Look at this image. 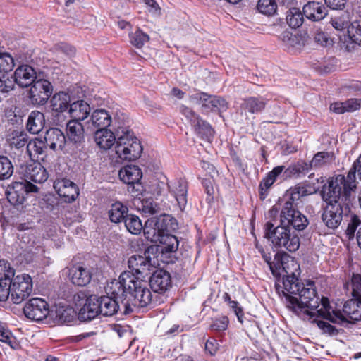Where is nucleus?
<instances>
[{"label": "nucleus", "mask_w": 361, "mask_h": 361, "mask_svg": "<svg viewBox=\"0 0 361 361\" xmlns=\"http://www.w3.org/2000/svg\"><path fill=\"white\" fill-rule=\"evenodd\" d=\"M282 293L286 298L287 307L302 319L311 320L317 317L336 322L331 317V307L328 298L323 297L319 299L312 281L305 285L294 274L288 276L283 279Z\"/></svg>", "instance_id": "f257e3e1"}, {"label": "nucleus", "mask_w": 361, "mask_h": 361, "mask_svg": "<svg viewBox=\"0 0 361 361\" xmlns=\"http://www.w3.org/2000/svg\"><path fill=\"white\" fill-rule=\"evenodd\" d=\"M128 264L130 271L123 272L118 280L109 283L107 291L120 297L128 293L135 307H145L151 304L152 293L142 278L147 276L154 266L150 258L142 255L131 256Z\"/></svg>", "instance_id": "f03ea898"}, {"label": "nucleus", "mask_w": 361, "mask_h": 361, "mask_svg": "<svg viewBox=\"0 0 361 361\" xmlns=\"http://www.w3.org/2000/svg\"><path fill=\"white\" fill-rule=\"evenodd\" d=\"M344 182L343 177H332L322 190V198L326 204L324 207L322 219L329 228L338 227L343 215L350 211L348 204L350 195L345 194Z\"/></svg>", "instance_id": "7ed1b4c3"}, {"label": "nucleus", "mask_w": 361, "mask_h": 361, "mask_svg": "<svg viewBox=\"0 0 361 361\" xmlns=\"http://www.w3.org/2000/svg\"><path fill=\"white\" fill-rule=\"evenodd\" d=\"M20 173L24 176L25 181L13 183L11 190L8 192V199L10 202L12 200H14L16 195L15 202L21 203L25 198V195L38 191V187L31 181L42 183L48 178L45 169L39 162L32 161L30 164H21Z\"/></svg>", "instance_id": "20e7f679"}, {"label": "nucleus", "mask_w": 361, "mask_h": 361, "mask_svg": "<svg viewBox=\"0 0 361 361\" xmlns=\"http://www.w3.org/2000/svg\"><path fill=\"white\" fill-rule=\"evenodd\" d=\"M116 134L117 140L115 149L118 158L133 161L140 157L142 151L140 142L128 126H118Z\"/></svg>", "instance_id": "39448f33"}, {"label": "nucleus", "mask_w": 361, "mask_h": 361, "mask_svg": "<svg viewBox=\"0 0 361 361\" xmlns=\"http://www.w3.org/2000/svg\"><path fill=\"white\" fill-rule=\"evenodd\" d=\"M266 226V235L273 245L289 252H295L300 247V238L295 229L289 226L279 225L272 230L273 224L268 222Z\"/></svg>", "instance_id": "423d86ee"}, {"label": "nucleus", "mask_w": 361, "mask_h": 361, "mask_svg": "<svg viewBox=\"0 0 361 361\" xmlns=\"http://www.w3.org/2000/svg\"><path fill=\"white\" fill-rule=\"evenodd\" d=\"M178 228L176 220L170 215H161L148 219L144 225V235L152 243H157L161 235L170 233Z\"/></svg>", "instance_id": "0eeeda50"}, {"label": "nucleus", "mask_w": 361, "mask_h": 361, "mask_svg": "<svg viewBox=\"0 0 361 361\" xmlns=\"http://www.w3.org/2000/svg\"><path fill=\"white\" fill-rule=\"evenodd\" d=\"M108 286L106 288V293L108 295H104L100 299V314L104 317H111L117 313L119 310V302L124 307V313L128 314L133 311L132 306L135 307L131 301L132 297L128 293L118 296L112 295L107 291Z\"/></svg>", "instance_id": "6e6552de"}, {"label": "nucleus", "mask_w": 361, "mask_h": 361, "mask_svg": "<svg viewBox=\"0 0 361 361\" xmlns=\"http://www.w3.org/2000/svg\"><path fill=\"white\" fill-rule=\"evenodd\" d=\"M8 297L15 304H20L27 299L32 291V281L26 274L18 275L7 288Z\"/></svg>", "instance_id": "1a4fd4ad"}, {"label": "nucleus", "mask_w": 361, "mask_h": 361, "mask_svg": "<svg viewBox=\"0 0 361 361\" xmlns=\"http://www.w3.org/2000/svg\"><path fill=\"white\" fill-rule=\"evenodd\" d=\"M279 225L302 231L308 225V220L297 207H293L289 202H285L281 211Z\"/></svg>", "instance_id": "9d476101"}, {"label": "nucleus", "mask_w": 361, "mask_h": 361, "mask_svg": "<svg viewBox=\"0 0 361 361\" xmlns=\"http://www.w3.org/2000/svg\"><path fill=\"white\" fill-rule=\"evenodd\" d=\"M29 98L35 105H44L52 94V85L45 79H37L30 85Z\"/></svg>", "instance_id": "9b49d317"}, {"label": "nucleus", "mask_w": 361, "mask_h": 361, "mask_svg": "<svg viewBox=\"0 0 361 361\" xmlns=\"http://www.w3.org/2000/svg\"><path fill=\"white\" fill-rule=\"evenodd\" d=\"M331 317L336 319L337 323L341 321H361V297L350 299L343 305V312L333 311Z\"/></svg>", "instance_id": "f8f14e48"}, {"label": "nucleus", "mask_w": 361, "mask_h": 361, "mask_svg": "<svg viewBox=\"0 0 361 361\" xmlns=\"http://www.w3.org/2000/svg\"><path fill=\"white\" fill-rule=\"evenodd\" d=\"M23 312L32 320L41 321L48 316L49 310L48 304L44 300L35 298L25 305Z\"/></svg>", "instance_id": "ddd939ff"}, {"label": "nucleus", "mask_w": 361, "mask_h": 361, "mask_svg": "<svg viewBox=\"0 0 361 361\" xmlns=\"http://www.w3.org/2000/svg\"><path fill=\"white\" fill-rule=\"evenodd\" d=\"M54 188L59 196L66 202L74 201L79 195L77 185L69 179L58 178L54 183Z\"/></svg>", "instance_id": "4468645a"}, {"label": "nucleus", "mask_w": 361, "mask_h": 361, "mask_svg": "<svg viewBox=\"0 0 361 361\" xmlns=\"http://www.w3.org/2000/svg\"><path fill=\"white\" fill-rule=\"evenodd\" d=\"M15 271L9 262L0 260V301H6L8 298L7 288L12 283Z\"/></svg>", "instance_id": "2eb2a0df"}, {"label": "nucleus", "mask_w": 361, "mask_h": 361, "mask_svg": "<svg viewBox=\"0 0 361 361\" xmlns=\"http://www.w3.org/2000/svg\"><path fill=\"white\" fill-rule=\"evenodd\" d=\"M100 314V299L97 295H90L79 309L78 318L83 322L90 321Z\"/></svg>", "instance_id": "dca6fc26"}, {"label": "nucleus", "mask_w": 361, "mask_h": 361, "mask_svg": "<svg viewBox=\"0 0 361 361\" xmlns=\"http://www.w3.org/2000/svg\"><path fill=\"white\" fill-rule=\"evenodd\" d=\"M12 75L15 84L23 88L29 87L37 79L36 71L28 65L18 67Z\"/></svg>", "instance_id": "f3484780"}, {"label": "nucleus", "mask_w": 361, "mask_h": 361, "mask_svg": "<svg viewBox=\"0 0 361 361\" xmlns=\"http://www.w3.org/2000/svg\"><path fill=\"white\" fill-rule=\"evenodd\" d=\"M171 284L169 273L163 269L155 271L149 279V285L155 293H164Z\"/></svg>", "instance_id": "a211bd4d"}, {"label": "nucleus", "mask_w": 361, "mask_h": 361, "mask_svg": "<svg viewBox=\"0 0 361 361\" xmlns=\"http://www.w3.org/2000/svg\"><path fill=\"white\" fill-rule=\"evenodd\" d=\"M111 121V116L106 110L103 109H97L92 112L87 128L90 129V131H94L97 128V130L106 129Z\"/></svg>", "instance_id": "6ab92c4d"}, {"label": "nucleus", "mask_w": 361, "mask_h": 361, "mask_svg": "<svg viewBox=\"0 0 361 361\" xmlns=\"http://www.w3.org/2000/svg\"><path fill=\"white\" fill-rule=\"evenodd\" d=\"M304 16L312 21H319L328 14V10L324 4L318 1H310L302 8Z\"/></svg>", "instance_id": "aec40b11"}, {"label": "nucleus", "mask_w": 361, "mask_h": 361, "mask_svg": "<svg viewBox=\"0 0 361 361\" xmlns=\"http://www.w3.org/2000/svg\"><path fill=\"white\" fill-rule=\"evenodd\" d=\"M169 192L176 198L181 211L187 205L188 185L185 180L178 179L169 185Z\"/></svg>", "instance_id": "412c9836"}, {"label": "nucleus", "mask_w": 361, "mask_h": 361, "mask_svg": "<svg viewBox=\"0 0 361 361\" xmlns=\"http://www.w3.org/2000/svg\"><path fill=\"white\" fill-rule=\"evenodd\" d=\"M357 173L361 180V155L357 159L353 165V168L349 171L347 176L343 175H338L337 176L343 177L344 179V192L346 195H351V192L356 188L355 173Z\"/></svg>", "instance_id": "4be33fe9"}, {"label": "nucleus", "mask_w": 361, "mask_h": 361, "mask_svg": "<svg viewBox=\"0 0 361 361\" xmlns=\"http://www.w3.org/2000/svg\"><path fill=\"white\" fill-rule=\"evenodd\" d=\"M44 140L47 146L53 150L63 149L66 142V138L63 133L56 128L47 130Z\"/></svg>", "instance_id": "5701e85b"}, {"label": "nucleus", "mask_w": 361, "mask_h": 361, "mask_svg": "<svg viewBox=\"0 0 361 361\" xmlns=\"http://www.w3.org/2000/svg\"><path fill=\"white\" fill-rule=\"evenodd\" d=\"M288 256L280 257L276 255L274 261L269 264V268L275 277L283 276V279L290 276L288 266ZM290 276H292L293 273L290 271Z\"/></svg>", "instance_id": "b1692460"}, {"label": "nucleus", "mask_w": 361, "mask_h": 361, "mask_svg": "<svg viewBox=\"0 0 361 361\" xmlns=\"http://www.w3.org/2000/svg\"><path fill=\"white\" fill-rule=\"evenodd\" d=\"M85 130L80 121L71 120L66 124V135L68 140L74 144L84 142Z\"/></svg>", "instance_id": "393cba45"}, {"label": "nucleus", "mask_w": 361, "mask_h": 361, "mask_svg": "<svg viewBox=\"0 0 361 361\" xmlns=\"http://www.w3.org/2000/svg\"><path fill=\"white\" fill-rule=\"evenodd\" d=\"M267 104V100L261 97H250L243 99L240 105L242 111L250 114L262 112Z\"/></svg>", "instance_id": "a878e982"}, {"label": "nucleus", "mask_w": 361, "mask_h": 361, "mask_svg": "<svg viewBox=\"0 0 361 361\" xmlns=\"http://www.w3.org/2000/svg\"><path fill=\"white\" fill-rule=\"evenodd\" d=\"M119 177L126 184H134L141 179L142 171L137 166L127 165L119 171Z\"/></svg>", "instance_id": "bb28decb"}, {"label": "nucleus", "mask_w": 361, "mask_h": 361, "mask_svg": "<svg viewBox=\"0 0 361 361\" xmlns=\"http://www.w3.org/2000/svg\"><path fill=\"white\" fill-rule=\"evenodd\" d=\"M69 276L72 283L79 286H86L91 280L90 270L81 266L73 267L70 270Z\"/></svg>", "instance_id": "cd10ccee"}, {"label": "nucleus", "mask_w": 361, "mask_h": 361, "mask_svg": "<svg viewBox=\"0 0 361 361\" xmlns=\"http://www.w3.org/2000/svg\"><path fill=\"white\" fill-rule=\"evenodd\" d=\"M284 169L283 166H279L271 171L265 178L262 179L259 184V196L261 200H264L268 195L269 188L276 181L277 176L282 173Z\"/></svg>", "instance_id": "c85d7f7f"}, {"label": "nucleus", "mask_w": 361, "mask_h": 361, "mask_svg": "<svg viewBox=\"0 0 361 361\" xmlns=\"http://www.w3.org/2000/svg\"><path fill=\"white\" fill-rule=\"evenodd\" d=\"M90 112V105L83 100H78L70 104L69 114L72 120L83 121Z\"/></svg>", "instance_id": "c756f323"}, {"label": "nucleus", "mask_w": 361, "mask_h": 361, "mask_svg": "<svg viewBox=\"0 0 361 361\" xmlns=\"http://www.w3.org/2000/svg\"><path fill=\"white\" fill-rule=\"evenodd\" d=\"M116 139L114 134L107 129H99L94 133V140L101 149L111 148L116 142Z\"/></svg>", "instance_id": "7c9ffc66"}, {"label": "nucleus", "mask_w": 361, "mask_h": 361, "mask_svg": "<svg viewBox=\"0 0 361 361\" xmlns=\"http://www.w3.org/2000/svg\"><path fill=\"white\" fill-rule=\"evenodd\" d=\"M159 248L162 253H172L178 250L179 242L177 238L171 233L157 236Z\"/></svg>", "instance_id": "2f4dec72"}, {"label": "nucleus", "mask_w": 361, "mask_h": 361, "mask_svg": "<svg viewBox=\"0 0 361 361\" xmlns=\"http://www.w3.org/2000/svg\"><path fill=\"white\" fill-rule=\"evenodd\" d=\"M128 212L127 206L121 202H116L111 205L108 214L111 222L118 224L125 220L128 215Z\"/></svg>", "instance_id": "473e14b6"}, {"label": "nucleus", "mask_w": 361, "mask_h": 361, "mask_svg": "<svg viewBox=\"0 0 361 361\" xmlns=\"http://www.w3.org/2000/svg\"><path fill=\"white\" fill-rule=\"evenodd\" d=\"M290 0H259L257 10L259 13L271 16L276 13L279 5L285 6Z\"/></svg>", "instance_id": "72a5a7b5"}, {"label": "nucleus", "mask_w": 361, "mask_h": 361, "mask_svg": "<svg viewBox=\"0 0 361 361\" xmlns=\"http://www.w3.org/2000/svg\"><path fill=\"white\" fill-rule=\"evenodd\" d=\"M45 123L44 114L38 111H33L28 116L27 122V129L32 134H37L39 133Z\"/></svg>", "instance_id": "f704fd0d"}, {"label": "nucleus", "mask_w": 361, "mask_h": 361, "mask_svg": "<svg viewBox=\"0 0 361 361\" xmlns=\"http://www.w3.org/2000/svg\"><path fill=\"white\" fill-rule=\"evenodd\" d=\"M70 96L63 92H60L55 94L51 99V106L55 111L63 112L66 110L70 103Z\"/></svg>", "instance_id": "c9c22d12"}, {"label": "nucleus", "mask_w": 361, "mask_h": 361, "mask_svg": "<svg viewBox=\"0 0 361 361\" xmlns=\"http://www.w3.org/2000/svg\"><path fill=\"white\" fill-rule=\"evenodd\" d=\"M335 160V156L333 152H319L313 157L310 161L312 169L320 168L331 164Z\"/></svg>", "instance_id": "e433bc0d"}, {"label": "nucleus", "mask_w": 361, "mask_h": 361, "mask_svg": "<svg viewBox=\"0 0 361 361\" xmlns=\"http://www.w3.org/2000/svg\"><path fill=\"white\" fill-rule=\"evenodd\" d=\"M214 96L207 94L204 92H197L190 97L191 102L201 105L205 110H213V99Z\"/></svg>", "instance_id": "4c0bfd02"}, {"label": "nucleus", "mask_w": 361, "mask_h": 361, "mask_svg": "<svg viewBox=\"0 0 361 361\" xmlns=\"http://www.w3.org/2000/svg\"><path fill=\"white\" fill-rule=\"evenodd\" d=\"M29 137L26 133L23 131L13 130L9 134L8 142L12 147L20 149L24 146H27Z\"/></svg>", "instance_id": "58836bf2"}, {"label": "nucleus", "mask_w": 361, "mask_h": 361, "mask_svg": "<svg viewBox=\"0 0 361 361\" xmlns=\"http://www.w3.org/2000/svg\"><path fill=\"white\" fill-rule=\"evenodd\" d=\"M123 221L127 231L131 234L137 235L144 231V226L137 216L128 214Z\"/></svg>", "instance_id": "ea45409f"}, {"label": "nucleus", "mask_w": 361, "mask_h": 361, "mask_svg": "<svg viewBox=\"0 0 361 361\" xmlns=\"http://www.w3.org/2000/svg\"><path fill=\"white\" fill-rule=\"evenodd\" d=\"M303 12L297 8H290L287 13L286 20L288 25L293 28H297L303 23Z\"/></svg>", "instance_id": "a19ab883"}, {"label": "nucleus", "mask_w": 361, "mask_h": 361, "mask_svg": "<svg viewBox=\"0 0 361 361\" xmlns=\"http://www.w3.org/2000/svg\"><path fill=\"white\" fill-rule=\"evenodd\" d=\"M307 195V190L304 187L296 186L290 188L286 193L285 202L290 203L293 207H297L298 202L302 197Z\"/></svg>", "instance_id": "79ce46f5"}, {"label": "nucleus", "mask_w": 361, "mask_h": 361, "mask_svg": "<svg viewBox=\"0 0 361 361\" xmlns=\"http://www.w3.org/2000/svg\"><path fill=\"white\" fill-rule=\"evenodd\" d=\"M279 39L288 49L299 48L301 46L300 37L288 30L283 31L279 35Z\"/></svg>", "instance_id": "37998d69"}, {"label": "nucleus", "mask_w": 361, "mask_h": 361, "mask_svg": "<svg viewBox=\"0 0 361 361\" xmlns=\"http://www.w3.org/2000/svg\"><path fill=\"white\" fill-rule=\"evenodd\" d=\"M192 126H193L195 132L200 136L205 137L206 138L213 136L214 132L211 126L200 118H199Z\"/></svg>", "instance_id": "c03bdc74"}, {"label": "nucleus", "mask_w": 361, "mask_h": 361, "mask_svg": "<svg viewBox=\"0 0 361 361\" xmlns=\"http://www.w3.org/2000/svg\"><path fill=\"white\" fill-rule=\"evenodd\" d=\"M44 143L43 141L35 139L30 140L27 145V152L31 159L37 157L44 152Z\"/></svg>", "instance_id": "a18cd8bd"}, {"label": "nucleus", "mask_w": 361, "mask_h": 361, "mask_svg": "<svg viewBox=\"0 0 361 361\" xmlns=\"http://www.w3.org/2000/svg\"><path fill=\"white\" fill-rule=\"evenodd\" d=\"M13 173V166L11 161L5 156H0V179L9 178Z\"/></svg>", "instance_id": "49530a36"}, {"label": "nucleus", "mask_w": 361, "mask_h": 361, "mask_svg": "<svg viewBox=\"0 0 361 361\" xmlns=\"http://www.w3.org/2000/svg\"><path fill=\"white\" fill-rule=\"evenodd\" d=\"M15 87L13 76L10 73H0V92L8 93Z\"/></svg>", "instance_id": "de8ad7c7"}, {"label": "nucleus", "mask_w": 361, "mask_h": 361, "mask_svg": "<svg viewBox=\"0 0 361 361\" xmlns=\"http://www.w3.org/2000/svg\"><path fill=\"white\" fill-rule=\"evenodd\" d=\"M348 34L350 39L355 43L361 44V21L353 22L348 27Z\"/></svg>", "instance_id": "09e8293b"}, {"label": "nucleus", "mask_w": 361, "mask_h": 361, "mask_svg": "<svg viewBox=\"0 0 361 361\" xmlns=\"http://www.w3.org/2000/svg\"><path fill=\"white\" fill-rule=\"evenodd\" d=\"M311 169L312 168L311 166L310 162H298L297 164L288 167L287 172L290 175L300 177L301 175L305 174Z\"/></svg>", "instance_id": "8fccbe9b"}, {"label": "nucleus", "mask_w": 361, "mask_h": 361, "mask_svg": "<svg viewBox=\"0 0 361 361\" xmlns=\"http://www.w3.org/2000/svg\"><path fill=\"white\" fill-rule=\"evenodd\" d=\"M14 66L12 56L7 53L0 54V73H9Z\"/></svg>", "instance_id": "3c124183"}, {"label": "nucleus", "mask_w": 361, "mask_h": 361, "mask_svg": "<svg viewBox=\"0 0 361 361\" xmlns=\"http://www.w3.org/2000/svg\"><path fill=\"white\" fill-rule=\"evenodd\" d=\"M149 39V36L140 30H137L135 32L130 35L131 44L137 48L142 47Z\"/></svg>", "instance_id": "603ef678"}, {"label": "nucleus", "mask_w": 361, "mask_h": 361, "mask_svg": "<svg viewBox=\"0 0 361 361\" xmlns=\"http://www.w3.org/2000/svg\"><path fill=\"white\" fill-rule=\"evenodd\" d=\"M331 23L332 26L337 30H343L348 28V16L345 13L341 16L334 17L331 18Z\"/></svg>", "instance_id": "864d4df0"}, {"label": "nucleus", "mask_w": 361, "mask_h": 361, "mask_svg": "<svg viewBox=\"0 0 361 361\" xmlns=\"http://www.w3.org/2000/svg\"><path fill=\"white\" fill-rule=\"evenodd\" d=\"M13 336L11 332L7 329L5 324L0 322V341L12 346Z\"/></svg>", "instance_id": "5fc2aeb1"}, {"label": "nucleus", "mask_w": 361, "mask_h": 361, "mask_svg": "<svg viewBox=\"0 0 361 361\" xmlns=\"http://www.w3.org/2000/svg\"><path fill=\"white\" fill-rule=\"evenodd\" d=\"M157 204L152 200H143L142 202V210L145 214L152 215L158 211Z\"/></svg>", "instance_id": "6e6d98bb"}, {"label": "nucleus", "mask_w": 361, "mask_h": 361, "mask_svg": "<svg viewBox=\"0 0 361 361\" xmlns=\"http://www.w3.org/2000/svg\"><path fill=\"white\" fill-rule=\"evenodd\" d=\"M316 318L317 317H313L312 319V322H317L318 327L322 329L324 333H326L330 335H334L337 333V330L331 324L324 321L317 320Z\"/></svg>", "instance_id": "4d7b16f0"}, {"label": "nucleus", "mask_w": 361, "mask_h": 361, "mask_svg": "<svg viewBox=\"0 0 361 361\" xmlns=\"http://www.w3.org/2000/svg\"><path fill=\"white\" fill-rule=\"evenodd\" d=\"M361 224V221L358 216L357 215H352L350 217V222L348 223L347 229H346V234L350 238L354 236L355 232Z\"/></svg>", "instance_id": "13d9d810"}, {"label": "nucleus", "mask_w": 361, "mask_h": 361, "mask_svg": "<svg viewBox=\"0 0 361 361\" xmlns=\"http://www.w3.org/2000/svg\"><path fill=\"white\" fill-rule=\"evenodd\" d=\"M180 111L190 121L191 125L200 118L191 109L183 105L180 107Z\"/></svg>", "instance_id": "bf43d9fd"}, {"label": "nucleus", "mask_w": 361, "mask_h": 361, "mask_svg": "<svg viewBox=\"0 0 361 361\" xmlns=\"http://www.w3.org/2000/svg\"><path fill=\"white\" fill-rule=\"evenodd\" d=\"M228 319L226 317H221L216 319L211 324L210 327L214 331H224L227 329Z\"/></svg>", "instance_id": "052dcab7"}, {"label": "nucleus", "mask_w": 361, "mask_h": 361, "mask_svg": "<svg viewBox=\"0 0 361 361\" xmlns=\"http://www.w3.org/2000/svg\"><path fill=\"white\" fill-rule=\"evenodd\" d=\"M213 99V110L219 111H225L228 109L227 102L220 97L214 96Z\"/></svg>", "instance_id": "680f3d73"}, {"label": "nucleus", "mask_w": 361, "mask_h": 361, "mask_svg": "<svg viewBox=\"0 0 361 361\" xmlns=\"http://www.w3.org/2000/svg\"><path fill=\"white\" fill-rule=\"evenodd\" d=\"M346 111H354L361 107V99L353 98L344 102Z\"/></svg>", "instance_id": "e2e57ef3"}, {"label": "nucleus", "mask_w": 361, "mask_h": 361, "mask_svg": "<svg viewBox=\"0 0 361 361\" xmlns=\"http://www.w3.org/2000/svg\"><path fill=\"white\" fill-rule=\"evenodd\" d=\"M314 39L315 42L321 46H326L331 41L327 35L321 30H317L315 32Z\"/></svg>", "instance_id": "0e129e2a"}, {"label": "nucleus", "mask_w": 361, "mask_h": 361, "mask_svg": "<svg viewBox=\"0 0 361 361\" xmlns=\"http://www.w3.org/2000/svg\"><path fill=\"white\" fill-rule=\"evenodd\" d=\"M73 310L71 308L63 309L59 308L57 311V315L59 319L63 322H70L73 317Z\"/></svg>", "instance_id": "69168bd1"}, {"label": "nucleus", "mask_w": 361, "mask_h": 361, "mask_svg": "<svg viewBox=\"0 0 361 361\" xmlns=\"http://www.w3.org/2000/svg\"><path fill=\"white\" fill-rule=\"evenodd\" d=\"M326 6L331 9L342 10L344 8L347 0H324Z\"/></svg>", "instance_id": "338daca9"}, {"label": "nucleus", "mask_w": 361, "mask_h": 361, "mask_svg": "<svg viewBox=\"0 0 361 361\" xmlns=\"http://www.w3.org/2000/svg\"><path fill=\"white\" fill-rule=\"evenodd\" d=\"M330 110L336 114H343L345 112L344 102H334L331 104Z\"/></svg>", "instance_id": "774afa93"}]
</instances>
